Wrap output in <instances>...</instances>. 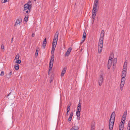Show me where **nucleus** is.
<instances>
[{"label": "nucleus", "instance_id": "f257e3e1", "mask_svg": "<svg viewBox=\"0 0 130 130\" xmlns=\"http://www.w3.org/2000/svg\"><path fill=\"white\" fill-rule=\"evenodd\" d=\"M104 30H102L101 33L100 37L99 39L98 46V51L99 53L101 52L103 46V40L104 36Z\"/></svg>", "mask_w": 130, "mask_h": 130}, {"label": "nucleus", "instance_id": "f03ea898", "mask_svg": "<svg viewBox=\"0 0 130 130\" xmlns=\"http://www.w3.org/2000/svg\"><path fill=\"white\" fill-rule=\"evenodd\" d=\"M116 115L114 111L112 112L109 120V127L110 130H112L115 121Z\"/></svg>", "mask_w": 130, "mask_h": 130}, {"label": "nucleus", "instance_id": "7ed1b4c3", "mask_svg": "<svg viewBox=\"0 0 130 130\" xmlns=\"http://www.w3.org/2000/svg\"><path fill=\"white\" fill-rule=\"evenodd\" d=\"M98 0H95L94 2L93 8L92 10V17L93 19V21L95 18V17L96 15L97 12V7L98 6Z\"/></svg>", "mask_w": 130, "mask_h": 130}, {"label": "nucleus", "instance_id": "20e7f679", "mask_svg": "<svg viewBox=\"0 0 130 130\" xmlns=\"http://www.w3.org/2000/svg\"><path fill=\"white\" fill-rule=\"evenodd\" d=\"M31 2H29L27 4H25L24 6V11L26 13H29L31 9Z\"/></svg>", "mask_w": 130, "mask_h": 130}, {"label": "nucleus", "instance_id": "39448f33", "mask_svg": "<svg viewBox=\"0 0 130 130\" xmlns=\"http://www.w3.org/2000/svg\"><path fill=\"white\" fill-rule=\"evenodd\" d=\"M117 62V59L116 58H115L113 60L110 59H109L108 61V69H109L112 64L113 66H114L115 64Z\"/></svg>", "mask_w": 130, "mask_h": 130}, {"label": "nucleus", "instance_id": "423d86ee", "mask_svg": "<svg viewBox=\"0 0 130 130\" xmlns=\"http://www.w3.org/2000/svg\"><path fill=\"white\" fill-rule=\"evenodd\" d=\"M54 55L53 54L51 56V59L49 63V70H50L51 69L53 64L54 60Z\"/></svg>", "mask_w": 130, "mask_h": 130}, {"label": "nucleus", "instance_id": "0eeeda50", "mask_svg": "<svg viewBox=\"0 0 130 130\" xmlns=\"http://www.w3.org/2000/svg\"><path fill=\"white\" fill-rule=\"evenodd\" d=\"M59 32L58 31L56 32L55 35L53 42L57 43L58 39Z\"/></svg>", "mask_w": 130, "mask_h": 130}, {"label": "nucleus", "instance_id": "6e6552de", "mask_svg": "<svg viewBox=\"0 0 130 130\" xmlns=\"http://www.w3.org/2000/svg\"><path fill=\"white\" fill-rule=\"evenodd\" d=\"M103 75H101L100 76L98 80L99 85L101 86L103 82Z\"/></svg>", "mask_w": 130, "mask_h": 130}, {"label": "nucleus", "instance_id": "1a4fd4ad", "mask_svg": "<svg viewBox=\"0 0 130 130\" xmlns=\"http://www.w3.org/2000/svg\"><path fill=\"white\" fill-rule=\"evenodd\" d=\"M81 108V106L80 103V100L79 102L77 105V111L76 112V114H80Z\"/></svg>", "mask_w": 130, "mask_h": 130}, {"label": "nucleus", "instance_id": "9d476101", "mask_svg": "<svg viewBox=\"0 0 130 130\" xmlns=\"http://www.w3.org/2000/svg\"><path fill=\"white\" fill-rule=\"evenodd\" d=\"M22 21V19L21 18H20L17 19L14 24V26H16L18 25H20V23Z\"/></svg>", "mask_w": 130, "mask_h": 130}, {"label": "nucleus", "instance_id": "9b49d317", "mask_svg": "<svg viewBox=\"0 0 130 130\" xmlns=\"http://www.w3.org/2000/svg\"><path fill=\"white\" fill-rule=\"evenodd\" d=\"M71 50L72 48L71 47H70L68 48L67 52L65 54V55L66 56H68L69 55Z\"/></svg>", "mask_w": 130, "mask_h": 130}, {"label": "nucleus", "instance_id": "f8f14e48", "mask_svg": "<svg viewBox=\"0 0 130 130\" xmlns=\"http://www.w3.org/2000/svg\"><path fill=\"white\" fill-rule=\"evenodd\" d=\"M126 70H125V69H124V70H123V71L122 72V78H124L126 76Z\"/></svg>", "mask_w": 130, "mask_h": 130}, {"label": "nucleus", "instance_id": "ddd939ff", "mask_svg": "<svg viewBox=\"0 0 130 130\" xmlns=\"http://www.w3.org/2000/svg\"><path fill=\"white\" fill-rule=\"evenodd\" d=\"M67 70V68L66 67H64L63 69L61 74V76L62 77L63 76L64 74L66 72V70Z\"/></svg>", "mask_w": 130, "mask_h": 130}, {"label": "nucleus", "instance_id": "4468645a", "mask_svg": "<svg viewBox=\"0 0 130 130\" xmlns=\"http://www.w3.org/2000/svg\"><path fill=\"white\" fill-rule=\"evenodd\" d=\"M46 44V38H45L42 44V46L43 48H44Z\"/></svg>", "mask_w": 130, "mask_h": 130}, {"label": "nucleus", "instance_id": "2eb2a0df", "mask_svg": "<svg viewBox=\"0 0 130 130\" xmlns=\"http://www.w3.org/2000/svg\"><path fill=\"white\" fill-rule=\"evenodd\" d=\"M78 126L74 125L70 130H78Z\"/></svg>", "mask_w": 130, "mask_h": 130}, {"label": "nucleus", "instance_id": "dca6fc26", "mask_svg": "<svg viewBox=\"0 0 130 130\" xmlns=\"http://www.w3.org/2000/svg\"><path fill=\"white\" fill-rule=\"evenodd\" d=\"M124 126V123L121 121L119 125V128L123 129Z\"/></svg>", "mask_w": 130, "mask_h": 130}, {"label": "nucleus", "instance_id": "f3484780", "mask_svg": "<svg viewBox=\"0 0 130 130\" xmlns=\"http://www.w3.org/2000/svg\"><path fill=\"white\" fill-rule=\"evenodd\" d=\"M73 115V112H71L70 113V115L69 117V118L68 119V121H71L72 119V117Z\"/></svg>", "mask_w": 130, "mask_h": 130}, {"label": "nucleus", "instance_id": "a211bd4d", "mask_svg": "<svg viewBox=\"0 0 130 130\" xmlns=\"http://www.w3.org/2000/svg\"><path fill=\"white\" fill-rule=\"evenodd\" d=\"M127 61H125L124 63V65H123V70H124V69H125V70H126V67L127 66Z\"/></svg>", "mask_w": 130, "mask_h": 130}, {"label": "nucleus", "instance_id": "6ab92c4d", "mask_svg": "<svg viewBox=\"0 0 130 130\" xmlns=\"http://www.w3.org/2000/svg\"><path fill=\"white\" fill-rule=\"evenodd\" d=\"M28 17L29 15H28L26 16L24 19V21L26 22H27L28 20Z\"/></svg>", "mask_w": 130, "mask_h": 130}, {"label": "nucleus", "instance_id": "aec40b11", "mask_svg": "<svg viewBox=\"0 0 130 130\" xmlns=\"http://www.w3.org/2000/svg\"><path fill=\"white\" fill-rule=\"evenodd\" d=\"M114 54L113 53H111L110 54L109 57V59L111 60L114 58Z\"/></svg>", "mask_w": 130, "mask_h": 130}, {"label": "nucleus", "instance_id": "412c9836", "mask_svg": "<svg viewBox=\"0 0 130 130\" xmlns=\"http://www.w3.org/2000/svg\"><path fill=\"white\" fill-rule=\"evenodd\" d=\"M19 68V66L18 64H16L14 66V68L15 69L18 70Z\"/></svg>", "mask_w": 130, "mask_h": 130}, {"label": "nucleus", "instance_id": "4be33fe9", "mask_svg": "<svg viewBox=\"0 0 130 130\" xmlns=\"http://www.w3.org/2000/svg\"><path fill=\"white\" fill-rule=\"evenodd\" d=\"M57 43L53 42L52 48H55Z\"/></svg>", "mask_w": 130, "mask_h": 130}, {"label": "nucleus", "instance_id": "5701e85b", "mask_svg": "<svg viewBox=\"0 0 130 130\" xmlns=\"http://www.w3.org/2000/svg\"><path fill=\"white\" fill-rule=\"evenodd\" d=\"M127 111H125L124 112L122 117L126 118L127 115Z\"/></svg>", "mask_w": 130, "mask_h": 130}, {"label": "nucleus", "instance_id": "b1692460", "mask_svg": "<svg viewBox=\"0 0 130 130\" xmlns=\"http://www.w3.org/2000/svg\"><path fill=\"white\" fill-rule=\"evenodd\" d=\"M95 126L94 124H92L91 130H95Z\"/></svg>", "mask_w": 130, "mask_h": 130}, {"label": "nucleus", "instance_id": "393cba45", "mask_svg": "<svg viewBox=\"0 0 130 130\" xmlns=\"http://www.w3.org/2000/svg\"><path fill=\"white\" fill-rule=\"evenodd\" d=\"M76 116L77 117V119L78 120H80V114H76Z\"/></svg>", "mask_w": 130, "mask_h": 130}, {"label": "nucleus", "instance_id": "a878e982", "mask_svg": "<svg viewBox=\"0 0 130 130\" xmlns=\"http://www.w3.org/2000/svg\"><path fill=\"white\" fill-rule=\"evenodd\" d=\"M21 62V60L19 59L17 60L16 63L18 64H20Z\"/></svg>", "mask_w": 130, "mask_h": 130}, {"label": "nucleus", "instance_id": "bb28decb", "mask_svg": "<svg viewBox=\"0 0 130 130\" xmlns=\"http://www.w3.org/2000/svg\"><path fill=\"white\" fill-rule=\"evenodd\" d=\"M1 49L3 51H4V46L3 44H2L1 45Z\"/></svg>", "mask_w": 130, "mask_h": 130}, {"label": "nucleus", "instance_id": "cd10ccee", "mask_svg": "<svg viewBox=\"0 0 130 130\" xmlns=\"http://www.w3.org/2000/svg\"><path fill=\"white\" fill-rule=\"evenodd\" d=\"M125 79L124 78H122L121 79V82L125 83Z\"/></svg>", "mask_w": 130, "mask_h": 130}, {"label": "nucleus", "instance_id": "c85d7f7f", "mask_svg": "<svg viewBox=\"0 0 130 130\" xmlns=\"http://www.w3.org/2000/svg\"><path fill=\"white\" fill-rule=\"evenodd\" d=\"M86 36V32H83V37L85 38Z\"/></svg>", "mask_w": 130, "mask_h": 130}, {"label": "nucleus", "instance_id": "c756f323", "mask_svg": "<svg viewBox=\"0 0 130 130\" xmlns=\"http://www.w3.org/2000/svg\"><path fill=\"white\" fill-rule=\"evenodd\" d=\"M12 74V73L11 71L8 74V75H9L8 77L10 78V76Z\"/></svg>", "mask_w": 130, "mask_h": 130}, {"label": "nucleus", "instance_id": "7c9ffc66", "mask_svg": "<svg viewBox=\"0 0 130 130\" xmlns=\"http://www.w3.org/2000/svg\"><path fill=\"white\" fill-rule=\"evenodd\" d=\"M19 57H20L19 55V54H18L15 57V59H19Z\"/></svg>", "mask_w": 130, "mask_h": 130}, {"label": "nucleus", "instance_id": "2f4dec72", "mask_svg": "<svg viewBox=\"0 0 130 130\" xmlns=\"http://www.w3.org/2000/svg\"><path fill=\"white\" fill-rule=\"evenodd\" d=\"M38 50H36L35 53V55L37 56L38 55Z\"/></svg>", "mask_w": 130, "mask_h": 130}, {"label": "nucleus", "instance_id": "473e14b6", "mask_svg": "<svg viewBox=\"0 0 130 130\" xmlns=\"http://www.w3.org/2000/svg\"><path fill=\"white\" fill-rule=\"evenodd\" d=\"M123 87H124L123 86L120 85V90L121 91H122L123 90Z\"/></svg>", "mask_w": 130, "mask_h": 130}, {"label": "nucleus", "instance_id": "72a5a7b5", "mask_svg": "<svg viewBox=\"0 0 130 130\" xmlns=\"http://www.w3.org/2000/svg\"><path fill=\"white\" fill-rule=\"evenodd\" d=\"M55 48H52L51 53H54Z\"/></svg>", "mask_w": 130, "mask_h": 130}, {"label": "nucleus", "instance_id": "f704fd0d", "mask_svg": "<svg viewBox=\"0 0 130 130\" xmlns=\"http://www.w3.org/2000/svg\"><path fill=\"white\" fill-rule=\"evenodd\" d=\"M128 127L129 128V130L130 129V120L129 121L128 124Z\"/></svg>", "mask_w": 130, "mask_h": 130}, {"label": "nucleus", "instance_id": "c9c22d12", "mask_svg": "<svg viewBox=\"0 0 130 130\" xmlns=\"http://www.w3.org/2000/svg\"><path fill=\"white\" fill-rule=\"evenodd\" d=\"M4 72L3 71H2L1 73V76H3L4 75Z\"/></svg>", "mask_w": 130, "mask_h": 130}, {"label": "nucleus", "instance_id": "e433bc0d", "mask_svg": "<svg viewBox=\"0 0 130 130\" xmlns=\"http://www.w3.org/2000/svg\"><path fill=\"white\" fill-rule=\"evenodd\" d=\"M126 118L122 117V120L124 121H125Z\"/></svg>", "mask_w": 130, "mask_h": 130}, {"label": "nucleus", "instance_id": "4c0bfd02", "mask_svg": "<svg viewBox=\"0 0 130 130\" xmlns=\"http://www.w3.org/2000/svg\"><path fill=\"white\" fill-rule=\"evenodd\" d=\"M7 2V0H2V2L3 3H5Z\"/></svg>", "mask_w": 130, "mask_h": 130}, {"label": "nucleus", "instance_id": "58836bf2", "mask_svg": "<svg viewBox=\"0 0 130 130\" xmlns=\"http://www.w3.org/2000/svg\"><path fill=\"white\" fill-rule=\"evenodd\" d=\"M85 38L82 37V41L83 42H84V41L85 40Z\"/></svg>", "mask_w": 130, "mask_h": 130}, {"label": "nucleus", "instance_id": "ea45409f", "mask_svg": "<svg viewBox=\"0 0 130 130\" xmlns=\"http://www.w3.org/2000/svg\"><path fill=\"white\" fill-rule=\"evenodd\" d=\"M124 84H125V83L121 82L120 85L124 86Z\"/></svg>", "mask_w": 130, "mask_h": 130}, {"label": "nucleus", "instance_id": "a19ab883", "mask_svg": "<svg viewBox=\"0 0 130 130\" xmlns=\"http://www.w3.org/2000/svg\"><path fill=\"white\" fill-rule=\"evenodd\" d=\"M70 110V108H67V111L68 112H69V111Z\"/></svg>", "mask_w": 130, "mask_h": 130}, {"label": "nucleus", "instance_id": "79ce46f5", "mask_svg": "<svg viewBox=\"0 0 130 130\" xmlns=\"http://www.w3.org/2000/svg\"><path fill=\"white\" fill-rule=\"evenodd\" d=\"M13 38L12 37L11 39V42L12 43L13 41Z\"/></svg>", "mask_w": 130, "mask_h": 130}, {"label": "nucleus", "instance_id": "37998d69", "mask_svg": "<svg viewBox=\"0 0 130 130\" xmlns=\"http://www.w3.org/2000/svg\"><path fill=\"white\" fill-rule=\"evenodd\" d=\"M68 112H68L67 111V113H66V115L67 116H68Z\"/></svg>", "mask_w": 130, "mask_h": 130}, {"label": "nucleus", "instance_id": "c03bdc74", "mask_svg": "<svg viewBox=\"0 0 130 130\" xmlns=\"http://www.w3.org/2000/svg\"><path fill=\"white\" fill-rule=\"evenodd\" d=\"M70 105H69L68 106V107H67V108H70Z\"/></svg>", "mask_w": 130, "mask_h": 130}, {"label": "nucleus", "instance_id": "a18cd8bd", "mask_svg": "<svg viewBox=\"0 0 130 130\" xmlns=\"http://www.w3.org/2000/svg\"><path fill=\"white\" fill-rule=\"evenodd\" d=\"M35 34H32V37H34V36Z\"/></svg>", "mask_w": 130, "mask_h": 130}, {"label": "nucleus", "instance_id": "49530a36", "mask_svg": "<svg viewBox=\"0 0 130 130\" xmlns=\"http://www.w3.org/2000/svg\"><path fill=\"white\" fill-rule=\"evenodd\" d=\"M123 130V129H122V128H119V130Z\"/></svg>", "mask_w": 130, "mask_h": 130}, {"label": "nucleus", "instance_id": "de8ad7c7", "mask_svg": "<svg viewBox=\"0 0 130 130\" xmlns=\"http://www.w3.org/2000/svg\"><path fill=\"white\" fill-rule=\"evenodd\" d=\"M127 130H130V129L129 130V128L128 127H127Z\"/></svg>", "mask_w": 130, "mask_h": 130}, {"label": "nucleus", "instance_id": "09e8293b", "mask_svg": "<svg viewBox=\"0 0 130 130\" xmlns=\"http://www.w3.org/2000/svg\"><path fill=\"white\" fill-rule=\"evenodd\" d=\"M10 92L9 94L8 95V96H9V95H10Z\"/></svg>", "mask_w": 130, "mask_h": 130}, {"label": "nucleus", "instance_id": "8fccbe9b", "mask_svg": "<svg viewBox=\"0 0 130 130\" xmlns=\"http://www.w3.org/2000/svg\"><path fill=\"white\" fill-rule=\"evenodd\" d=\"M36 1V0H35V1Z\"/></svg>", "mask_w": 130, "mask_h": 130}, {"label": "nucleus", "instance_id": "3c124183", "mask_svg": "<svg viewBox=\"0 0 130 130\" xmlns=\"http://www.w3.org/2000/svg\"><path fill=\"white\" fill-rule=\"evenodd\" d=\"M102 130H103L102 129Z\"/></svg>", "mask_w": 130, "mask_h": 130}]
</instances>
